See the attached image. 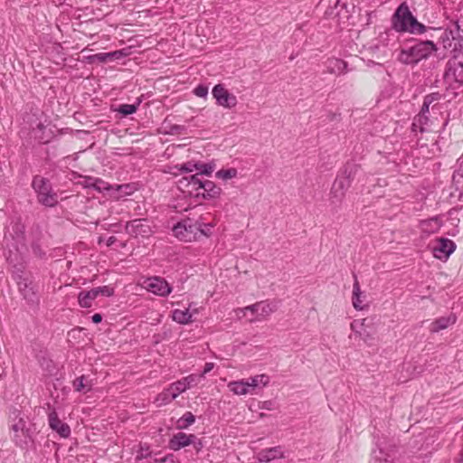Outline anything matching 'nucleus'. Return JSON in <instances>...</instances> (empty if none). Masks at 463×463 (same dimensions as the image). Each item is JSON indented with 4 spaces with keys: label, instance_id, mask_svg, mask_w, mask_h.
Here are the masks:
<instances>
[{
    "label": "nucleus",
    "instance_id": "1",
    "mask_svg": "<svg viewBox=\"0 0 463 463\" xmlns=\"http://www.w3.org/2000/svg\"><path fill=\"white\" fill-rule=\"evenodd\" d=\"M392 28L397 33H409L411 34H422L427 27L420 23L411 12L406 2L402 3L391 19Z\"/></svg>",
    "mask_w": 463,
    "mask_h": 463
},
{
    "label": "nucleus",
    "instance_id": "2",
    "mask_svg": "<svg viewBox=\"0 0 463 463\" xmlns=\"http://www.w3.org/2000/svg\"><path fill=\"white\" fill-rule=\"evenodd\" d=\"M436 51V44L432 41H420L411 46L403 47L398 55V61L406 65H415L428 59Z\"/></svg>",
    "mask_w": 463,
    "mask_h": 463
},
{
    "label": "nucleus",
    "instance_id": "3",
    "mask_svg": "<svg viewBox=\"0 0 463 463\" xmlns=\"http://www.w3.org/2000/svg\"><path fill=\"white\" fill-rule=\"evenodd\" d=\"M444 81L451 89H457L463 84V51H459L448 61Z\"/></svg>",
    "mask_w": 463,
    "mask_h": 463
},
{
    "label": "nucleus",
    "instance_id": "4",
    "mask_svg": "<svg viewBox=\"0 0 463 463\" xmlns=\"http://www.w3.org/2000/svg\"><path fill=\"white\" fill-rule=\"evenodd\" d=\"M32 186L37 194L39 203L43 205L53 207L58 203V195L48 179L36 175L33 177Z\"/></svg>",
    "mask_w": 463,
    "mask_h": 463
},
{
    "label": "nucleus",
    "instance_id": "5",
    "mask_svg": "<svg viewBox=\"0 0 463 463\" xmlns=\"http://www.w3.org/2000/svg\"><path fill=\"white\" fill-rule=\"evenodd\" d=\"M12 430L14 432L13 440L21 449H27L33 443L34 429L28 424L24 417H19L12 425Z\"/></svg>",
    "mask_w": 463,
    "mask_h": 463
},
{
    "label": "nucleus",
    "instance_id": "6",
    "mask_svg": "<svg viewBox=\"0 0 463 463\" xmlns=\"http://www.w3.org/2000/svg\"><path fill=\"white\" fill-rule=\"evenodd\" d=\"M439 99L438 93H432L427 95L424 98L423 104L421 106L420 111L418 115H416L413 118V122L411 124V130L413 132H420L423 133L428 131V128L430 126V118L428 117V113L430 112V107L431 103L437 101Z\"/></svg>",
    "mask_w": 463,
    "mask_h": 463
},
{
    "label": "nucleus",
    "instance_id": "7",
    "mask_svg": "<svg viewBox=\"0 0 463 463\" xmlns=\"http://www.w3.org/2000/svg\"><path fill=\"white\" fill-rule=\"evenodd\" d=\"M13 279L15 280L18 289L28 302H35L37 300L36 288L31 275L24 270H16L13 273Z\"/></svg>",
    "mask_w": 463,
    "mask_h": 463
},
{
    "label": "nucleus",
    "instance_id": "8",
    "mask_svg": "<svg viewBox=\"0 0 463 463\" xmlns=\"http://www.w3.org/2000/svg\"><path fill=\"white\" fill-rule=\"evenodd\" d=\"M6 247L20 251L24 247V225L20 221L12 222L5 234Z\"/></svg>",
    "mask_w": 463,
    "mask_h": 463
},
{
    "label": "nucleus",
    "instance_id": "9",
    "mask_svg": "<svg viewBox=\"0 0 463 463\" xmlns=\"http://www.w3.org/2000/svg\"><path fill=\"white\" fill-rule=\"evenodd\" d=\"M459 36V25L456 24L453 29H446L441 36L440 42L444 49L450 51L451 52H457L459 48L462 47L461 40Z\"/></svg>",
    "mask_w": 463,
    "mask_h": 463
},
{
    "label": "nucleus",
    "instance_id": "10",
    "mask_svg": "<svg viewBox=\"0 0 463 463\" xmlns=\"http://www.w3.org/2000/svg\"><path fill=\"white\" fill-rule=\"evenodd\" d=\"M212 93L216 103L225 109H232L238 103L236 96L230 93L222 84L215 85Z\"/></svg>",
    "mask_w": 463,
    "mask_h": 463
},
{
    "label": "nucleus",
    "instance_id": "11",
    "mask_svg": "<svg viewBox=\"0 0 463 463\" xmlns=\"http://www.w3.org/2000/svg\"><path fill=\"white\" fill-rule=\"evenodd\" d=\"M145 288L148 291L160 297L168 296L172 291V288L167 281L160 277L149 278L145 281Z\"/></svg>",
    "mask_w": 463,
    "mask_h": 463
},
{
    "label": "nucleus",
    "instance_id": "12",
    "mask_svg": "<svg viewBox=\"0 0 463 463\" xmlns=\"http://www.w3.org/2000/svg\"><path fill=\"white\" fill-rule=\"evenodd\" d=\"M126 232L134 237H146L151 233V228L146 219H136L126 224Z\"/></svg>",
    "mask_w": 463,
    "mask_h": 463
},
{
    "label": "nucleus",
    "instance_id": "13",
    "mask_svg": "<svg viewBox=\"0 0 463 463\" xmlns=\"http://www.w3.org/2000/svg\"><path fill=\"white\" fill-rule=\"evenodd\" d=\"M455 249L456 244L453 241L447 238H440L433 247L432 251L436 259L447 260Z\"/></svg>",
    "mask_w": 463,
    "mask_h": 463
},
{
    "label": "nucleus",
    "instance_id": "14",
    "mask_svg": "<svg viewBox=\"0 0 463 463\" xmlns=\"http://www.w3.org/2000/svg\"><path fill=\"white\" fill-rule=\"evenodd\" d=\"M197 182H201V178L198 174L193 175L189 177H184L179 180V188L184 192L188 193L190 195L199 197L200 187Z\"/></svg>",
    "mask_w": 463,
    "mask_h": 463
},
{
    "label": "nucleus",
    "instance_id": "15",
    "mask_svg": "<svg viewBox=\"0 0 463 463\" xmlns=\"http://www.w3.org/2000/svg\"><path fill=\"white\" fill-rule=\"evenodd\" d=\"M50 428L56 431L61 438H68L71 435V428L67 423L62 422L56 411H52L48 415Z\"/></svg>",
    "mask_w": 463,
    "mask_h": 463
},
{
    "label": "nucleus",
    "instance_id": "16",
    "mask_svg": "<svg viewBox=\"0 0 463 463\" xmlns=\"http://www.w3.org/2000/svg\"><path fill=\"white\" fill-rule=\"evenodd\" d=\"M194 441V434H186L184 432H177L169 439L168 446L172 450H179L187 447Z\"/></svg>",
    "mask_w": 463,
    "mask_h": 463
},
{
    "label": "nucleus",
    "instance_id": "17",
    "mask_svg": "<svg viewBox=\"0 0 463 463\" xmlns=\"http://www.w3.org/2000/svg\"><path fill=\"white\" fill-rule=\"evenodd\" d=\"M200 187L199 197L202 196L203 199H213L221 194V188L218 187L213 181L202 180L197 182Z\"/></svg>",
    "mask_w": 463,
    "mask_h": 463
},
{
    "label": "nucleus",
    "instance_id": "18",
    "mask_svg": "<svg viewBox=\"0 0 463 463\" xmlns=\"http://www.w3.org/2000/svg\"><path fill=\"white\" fill-rule=\"evenodd\" d=\"M285 452L281 446L272 447L269 449H261L257 454V459L259 462L269 463L277 458H284Z\"/></svg>",
    "mask_w": 463,
    "mask_h": 463
},
{
    "label": "nucleus",
    "instance_id": "19",
    "mask_svg": "<svg viewBox=\"0 0 463 463\" xmlns=\"http://www.w3.org/2000/svg\"><path fill=\"white\" fill-rule=\"evenodd\" d=\"M354 286H353L352 304H353V307H354V309L364 310L367 307V305L364 304V299H365V295L360 288V285H359L357 277L354 275Z\"/></svg>",
    "mask_w": 463,
    "mask_h": 463
},
{
    "label": "nucleus",
    "instance_id": "20",
    "mask_svg": "<svg viewBox=\"0 0 463 463\" xmlns=\"http://www.w3.org/2000/svg\"><path fill=\"white\" fill-rule=\"evenodd\" d=\"M365 321L366 318L355 319L351 323L350 328L354 332L355 336L359 337L364 342L367 343L369 340L373 339V335L366 331Z\"/></svg>",
    "mask_w": 463,
    "mask_h": 463
},
{
    "label": "nucleus",
    "instance_id": "21",
    "mask_svg": "<svg viewBox=\"0 0 463 463\" xmlns=\"http://www.w3.org/2000/svg\"><path fill=\"white\" fill-rule=\"evenodd\" d=\"M326 71L330 74H343L347 71V62L341 59L330 58L326 61Z\"/></svg>",
    "mask_w": 463,
    "mask_h": 463
},
{
    "label": "nucleus",
    "instance_id": "22",
    "mask_svg": "<svg viewBox=\"0 0 463 463\" xmlns=\"http://www.w3.org/2000/svg\"><path fill=\"white\" fill-rule=\"evenodd\" d=\"M457 317L455 315L450 314L448 317H441L437 318L431 323L430 332L438 333L440 330L448 328L456 323Z\"/></svg>",
    "mask_w": 463,
    "mask_h": 463
},
{
    "label": "nucleus",
    "instance_id": "23",
    "mask_svg": "<svg viewBox=\"0 0 463 463\" xmlns=\"http://www.w3.org/2000/svg\"><path fill=\"white\" fill-rule=\"evenodd\" d=\"M351 184L352 183L349 182V180L338 175L335 181L334 182L332 187V194H334V196L338 197L339 200H341L344 197L345 192L350 187Z\"/></svg>",
    "mask_w": 463,
    "mask_h": 463
},
{
    "label": "nucleus",
    "instance_id": "24",
    "mask_svg": "<svg viewBox=\"0 0 463 463\" xmlns=\"http://www.w3.org/2000/svg\"><path fill=\"white\" fill-rule=\"evenodd\" d=\"M442 225L439 218L433 217L430 219L423 220L420 222V229L422 232L431 234L439 232Z\"/></svg>",
    "mask_w": 463,
    "mask_h": 463
},
{
    "label": "nucleus",
    "instance_id": "25",
    "mask_svg": "<svg viewBox=\"0 0 463 463\" xmlns=\"http://www.w3.org/2000/svg\"><path fill=\"white\" fill-rule=\"evenodd\" d=\"M72 386L75 392L86 393L92 389L93 383L88 376L81 375L73 381Z\"/></svg>",
    "mask_w": 463,
    "mask_h": 463
},
{
    "label": "nucleus",
    "instance_id": "26",
    "mask_svg": "<svg viewBox=\"0 0 463 463\" xmlns=\"http://www.w3.org/2000/svg\"><path fill=\"white\" fill-rule=\"evenodd\" d=\"M98 291L92 288L89 291H82L79 294L78 301L81 307H90L92 301L99 297Z\"/></svg>",
    "mask_w": 463,
    "mask_h": 463
},
{
    "label": "nucleus",
    "instance_id": "27",
    "mask_svg": "<svg viewBox=\"0 0 463 463\" xmlns=\"http://www.w3.org/2000/svg\"><path fill=\"white\" fill-rule=\"evenodd\" d=\"M187 221H184L181 222H178L176 225L174 226L173 232L175 235L179 238L182 241H190L193 240V236H190V234L186 233L187 230Z\"/></svg>",
    "mask_w": 463,
    "mask_h": 463
},
{
    "label": "nucleus",
    "instance_id": "28",
    "mask_svg": "<svg viewBox=\"0 0 463 463\" xmlns=\"http://www.w3.org/2000/svg\"><path fill=\"white\" fill-rule=\"evenodd\" d=\"M246 380L249 382L255 392L258 388L266 386L269 382V378L266 374L255 375Z\"/></svg>",
    "mask_w": 463,
    "mask_h": 463
},
{
    "label": "nucleus",
    "instance_id": "29",
    "mask_svg": "<svg viewBox=\"0 0 463 463\" xmlns=\"http://www.w3.org/2000/svg\"><path fill=\"white\" fill-rule=\"evenodd\" d=\"M173 319L179 324H188L192 322V314L189 309L180 310L175 309L173 312Z\"/></svg>",
    "mask_w": 463,
    "mask_h": 463
},
{
    "label": "nucleus",
    "instance_id": "30",
    "mask_svg": "<svg viewBox=\"0 0 463 463\" xmlns=\"http://www.w3.org/2000/svg\"><path fill=\"white\" fill-rule=\"evenodd\" d=\"M358 171V165L354 164V163H347L341 174L339 175L340 176H343L345 179H347L349 180V182H353L356 173Z\"/></svg>",
    "mask_w": 463,
    "mask_h": 463
},
{
    "label": "nucleus",
    "instance_id": "31",
    "mask_svg": "<svg viewBox=\"0 0 463 463\" xmlns=\"http://www.w3.org/2000/svg\"><path fill=\"white\" fill-rule=\"evenodd\" d=\"M186 228V233L193 236V239H196L198 233L200 235H207V232L202 229V224L198 222L192 223L190 221H187Z\"/></svg>",
    "mask_w": 463,
    "mask_h": 463
},
{
    "label": "nucleus",
    "instance_id": "32",
    "mask_svg": "<svg viewBox=\"0 0 463 463\" xmlns=\"http://www.w3.org/2000/svg\"><path fill=\"white\" fill-rule=\"evenodd\" d=\"M195 421V417L191 411H186L178 420L176 428L178 430L187 429Z\"/></svg>",
    "mask_w": 463,
    "mask_h": 463
},
{
    "label": "nucleus",
    "instance_id": "33",
    "mask_svg": "<svg viewBox=\"0 0 463 463\" xmlns=\"http://www.w3.org/2000/svg\"><path fill=\"white\" fill-rule=\"evenodd\" d=\"M187 389V385L184 383V382L181 379L179 381H176L173 383L169 386V392H171V397H174L175 399L181 394L182 392H185Z\"/></svg>",
    "mask_w": 463,
    "mask_h": 463
},
{
    "label": "nucleus",
    "instance_id": "34",
    "mask_svg": "<svg viewBox=\"0 0 463 463\" xmlns=\"http://www.w3.org/2000/svg\"><path fill=\"white\" fill-rule=\"evenodd\" d=\"M229 390L236 395H245V386L243 380L234 381L228 383Z\"/></svg>",
    "mask_w": 463,
    "mask_h": 463
},
{
    "label": "nucleus",
    "instance_id": "35",
    "mask_svg": "<svg viewBox=\"0 0 463 463\" xmlns=\"http://www.w3.org/2000/svg\"><path fill=\"white\" fill-rule=\"evenodd\" d=\"M140 102L137 104H121L117 109L118 112L122 114L123 116H128L135 113L137 110Z\"/></svg>",
    "mask_w": 463,
    "mask_h": 463
},
{
    "label": "nucleus",
    "instance_id": "36",
    "mask_svg": "<svg viewBox=\"0 0 463 463\" xmlns=\"http://www.w3.org/2000/svg\"><path fill=\"white\" fill-rule=\"evenodd\" d=\"M237 175V170L235 168L222 169L216 173L218 178L228 180Z\"/></svg>",
    "mask_w": 463,
    "mask_h": 463
},
{
    "label": "nucleus",
    "instance_id": "37",
    "mask_svg": "<svg viewBox=\"0 0 463 463\" xmlns=\"http://www.w3.org/2000/svg\"><path fill=\"white\" fill-rule=\"evenodd\" d=\"M171 392H169V387L165 389L164 392L158 394L156 401L160 404H166L175 400L174 397H171Z\"/></svg>",
    "mask_w": 463,
    "mask_h": 463
},
{
    "label": "nucleus",
    "instance_id": "38",
    "mask_svg": "<svg viewBox=\"0 0 463 463\" xmlns=\"http://www.w3.org/2000/svg\"><path fill=\"white\" fill-rule=\"evenodd\" d=\"M93 189H95L98 192L107 191L110 189V185L100 178L95 177V180H93Z\"/></svg>",
    "mask_w": 463,
    "mask_h": 463
},
{
    "label": "nucleus",
    "instance_id": "39",
    "mask_svg": "<svg viewBox=\"0 0 463 463\" xmlns=\"http://www.w3.org/2000/svg\"><path fill=\"white\" fill-rule=\"evenodd\" d=\"M260 313L259 316L261 317H267L274 312V307L271 304L265 303V302H260Z\"/></svg>",
    "mask_w": 463,
    "mask_h": 463
},
{
    "label": "nucleus",
    "instance_id": "40",
    "mask_svg": "<svg viewBox=\"0 0 463 463\" xmlns=\"http://www.w3.org/2000/svg\"><path fill=\"white\" fill-rule=\"evenodd\" d=\"M176 168L179 169L182 173H190L198 168V164H193L191 162L184 163L180 166L176 165Z\"/></svg>",
    "mask_w": 463,
    "mask_h": 463
},
{
    "label": "nucleus",
    "instance_id": "41",
    "mask_svg": "<svg viewBox=\"0 0 463 463\" xmlns=\"http://www.w3.org/2000/svg\"><path fill=\"white\" fill-rule=\"evenodd\" d=\"M198 171V175H210L213 171V167L211 165L208 164H198V168L196 169Z\"/></svg>",
    "mask_w": 463,
    "mask_h": 463
},
{
    "label": "nucleus",
    "instance_id": "42",
    "mask_svg": "<svg viewBox=\"0 0 463 463\" xmlns=\"http://www.w3.org/2000/svg\"><path fill=\"white\" fill-rule=\"evenodd\" d=\"M95 289L98 291V295L107 296L110 297L114 294V289L109 286H103V287H98L95 288Z\"/></svg>",
    "mask_w": 463,
    "mask_h": 463
},
{
    "label": "nucleus",
    "instance_id": "43",
    "mask_svg": "<svg viewBox=\"0 0 463 463\" xmlns=\"http://www.w3.org/2000/svg\"><path fill=\"white\" fill-rule=\"evenodd\" d=\"M201 378L200 375L196 374H190L182 380L184 382V383L187 385L188 388H190L193 385H195L198 382V379Z\"/></svg>",
    "mask_w": 463,
    "mask_h": 463
},
{
    "label": "nucleus",
    "instance_id": "44",
    "mask_svg": "<svg viewBox=\"0 0 463 463\" xmlns=\"http://www.w3.org/2000/svg\"><path fill=\"white\" fill-rule=\"evenodd\" d=\"M194 94L200 98H205L208 95V88L204 85H198L194 90Z\"/></svg>",
    "mask_w": 463,
    "mask_h": 463
},
{
    "label": "nucleus",
    "instance_id": "45",
    "mask_svg": "<svg viewBox=\"0 0 463 463\" xmlns=\"http://www.w3.org/2000/svg\"><path fill=\"white\" fill-rule=\"evenodd\" d=\"M260 303H255L253 305L248 306L244 307L243 309H241L240 311L244 313L245 311H250L252 314H257L259 316L260 313Z\"/></svg>",
    "mask_w": 463,
    "mask_h": 463
},
{
    "label": "nucleus",
    "instance_id": "46",
    "mask_svg": "<svg viewBox=\"0 0 463 463\" xmlns=\"http://www.w3.org/2000/svg\"><path fill=\"white\" fill-rule=\"evenodd\" d=\"M185 130L184 126L173 125L170 128L171 134H182Z\"/></svg>",
    "mask_w": 463,
    "mask_h": 463
},
{
    "label": "nucleus",
    "instance_id": "47",
    "mask_svg": "<svg viewBox=\"0 0 463 463\" xmlns=\"http://www.w3.org/2000/svg\"><path fill=\"white\" fill-rule=\"evenodd\" d=\"M191 445L194 446V449L196 450V452L201 451L203 447V441L201 439H197V437L195 435H194V441L192 442Z\"/></svg>",
    "mask_w": 463,
    "mask_h": 463
},
{
    "label": "nucleus",
    "instance_id": "48",
    "mask_svg": "<svg viewBox=\"0 0 463 463\" xmlns=\"http://www.w3.org/2000/svg\"><path fill=\"white\" fill-rule=\"evenodd\" d=\"M113 56V53H97L94 55V58L101 62H104L107 61L109 57Z\"/></svg>",
    "mask_w": 463,
    "mask_h": 463
},
{
    "label": "nucleus",
    "instance_id": "49",
    "mask_svg": "<svg viewBox=\"0 0 463 463\" xmlns=\"http://www.w3.org/2000/svg\"><path fill=\"white\" fill-rule=\"evenodd\" d=\"M93 180H95V177H91V176L85 177V179L83 181V186L86 188H93V184H94Z\"/></svg>",
    "mask_w": 463,
    "mask_h": 463
},
{
    "label": "nucleus",
    "instance_id": "50",
    "mask_svg": "<svg viewBox=\"0 0 463 463\" xmlns=\"http://www.w3.org/2000/svg\"><path fill=\"white\" fill-rule=\"evenodd\" d=\"M213 367H214V364L213 363H206L205 365H204L203 373L200 374V377H203L206 373L211 372L213 369Z\"/></svg>",
    "mask_w": 463,
    "mask_h": 463
},
{
    "label": "nucleus",
    "instance_id": "51",
    "mask_svg": "<svg viewBox=\"0 0 463 463\" xmlns=\"http://www.w3.org/2000/svg\"><path fill=\"white\" fill-rule=\"evenodd\" d=\"M244 382V386L247 392H245V395L247 394H254L256 392L253 390V388L250 386L249 382L246 379H242Z\"/></svg>",
    "mask_w": 463,
    "mask_h": 463
},
{
    "label": "nucleus",
    "instance_id": "52",
    "mask_svg": "<svg viewBox=\"0 0 463 463\" xmlns=\"http://www.w3.org/2000/svg\"><path fill=\"white\" fill-rule=\"evenodd\" d=\"M261 409H265V410H268V411L273 410V403H272V402L271 401L264 402L262 406H261Z\"/></svg>",
    "mask_w": 463,
    "mask_h": 463
},
{
    "label": "nucleus",
    "instance_id": "53",
    "mask_svg": "<svg viewBox=\"0 0 463 463\" xmlns=\"http://www.w3.org/2000/svg\"><path fill=\"white\" fill-rule=\"evenodd\" d=\"M156 463H175V461L174 460L173 456H167V457L160 459Z\"/></svg>",
    "mask_w": 463,
    "mask_h": 463
},
{
    "label": "nucleus",
    "instance_id": "54",
    "mask_svg": "<svg viewBox=\"0 0 463 463\" xmlns=\"http://www.w3.org/2000/svg\"><path fill=\"white\" fill-rule=\"evenodd\" d=\"M201 224H202V229L207 232L206 236H209L212 232L211 231H212L213 225L205 224V223H201Z\"/></svg>",
    "mask_w": 463,
    "mask_h": 463
},
{
    "label": "nucleus",
    "instance_id": "55",
    "mask_svg": "<svg viewBox=\"0 0 463 463\" xmlns=\"http://www.w3.org/2000/svg\"><path fill=\"white\" fill-rule=\"evenodd\" d=\"M91 319H92V322H93V323L98 324V323L101 322V320H102V317H101V315H100V314H98V313H97V314H94V315L92 316Z\"/></svg>",
    "mask_w": 463,
    "mask_h": 463
},
{
    "label": "nucleus",
    "instance_id": "56",
    "mask_svg": "<svg viewBox=\"0 0 463 463\" xmlns=\"http://www.w3.org/2000/svg\"><path fill=\"white\" fill-rule=\"evenodd\" d=\"M116 241H117L116 237L110 236L108 238L106 244H107V246H111L116 242Z\"/></svg>",
    "mask_w": 463,
    "mask_h": 463
},
{
    "label": "nucleus",
    "instance_id": "57",
    "mask_svg": "<svg viewBox=\"0 0 463 463\" xmlns=\"http://www.w3.org/2000/svg\"><path fill=\"white\" fill-rule=\"evenodd\" d=\"M373 463H392V462L388 459L375 458Z\"/></svg>",
    "mask_w": 463,
    "mask_h": 463
}]
</instances>
